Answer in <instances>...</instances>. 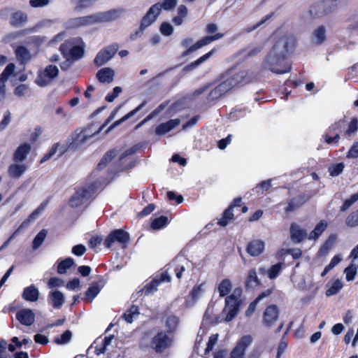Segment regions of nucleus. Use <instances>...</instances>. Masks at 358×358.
Listing matches in <instances>:
<instances>
[{"instance_id":"obj_22","label":"nucleus","mask_w":358,"mask_h":358,"mask_svg":"<svg viewBox=\"0 0 358 358\" xmlns=\"http://www.w3.org/2000/svg\"><path fill=\"white\" fill-rule=\"evenodd\" d=\"M327 6V1H322L317 2L310 7L308 13L313 17H320L329 11Z\"/></svg>"},{"instance_id":"obj_50","label":"nucleus","mask_w":358,"mask_h":358,"mask_svg":"<svg viewBox=\"0 0 358 358\" xmlns=\"http://www.w3.org/2000/svg\"><path fill=\"white\" fill-rule=\"evenodd\" d=\"M271 186V180H264L253 188L252 191L257 194H262L264 191L268 190Z\"/></svg>"},{"instance_id":"obj_62","label":"nucleus","mask_w":358,"mask_h":358,"mask_svg":"<svg viewBox=\"0 0 358 358\" xmlns=\"http://www.w3.org/2000/svg\"><path fill=\"white\" fill-rule=\"evenodd\" d=\"M122 90L120 87H115L113 90V92L111 94H108L106 96V101L108 102H113L122 92Z\"/></svg>"},{"instance_id":"obj_26","label":"nucleus","mask_w":358,"mask_h":358,"mask_svg":"<svg viewBox=\"0 0 358 358\" xmlns=\"http://www.w3.org/2000/svg\"><path fill=\"white\" fill-rule=\"evenodd\" d=\"M180 123V120L179 119L171 120L167 122L160 124L156 128L155 132L158 135H164L178 127Z\"/></svg>"},{"instance_id":"obj_2","label":"nucleus","mask_w":358,"mask_h":358,"mask_svg":"<svg viewBox=\"0 0 358 358\" xmlns=\"http://www.w3.org/2000/svg\"><path fill=\"white\" fill-rule=\"evenodd\" d=\"M193 270V264L187 258L182 256L176 257L158 278L153 279L150 283H148L144 287L145 294H151L157 290V286L162 282H170L171 275L175 273L178 279H181L183 276L189 274Z\"/></svg>"},{"instance_id":"obj_4","label":"nucleus","mask_w":358,"mask_h":358,"mask_svg":"<svg viewBox=\"0 0 358 358\" xmlns=\"http://www.w3.org/2000/svg\"><path fill=\"white\" fill-rule=\"evenodd\" d=\"M295 45L296 39L293 35L287 34L281 37L275 43L268 55L264 59L262 65V70H268L277 74H283L289 72L291 69L290 65H286L285 69H277L271 65L270 59L273 54L279 55L280 60L285 59V57L294 49ZM276 61H279V59H276Z\"/></svg>"},{"instance_id":"obj_13","label":"nucleus","mask_w":358,"mask_h":358,"mask_svg":"<svg viewBox=\"0 0 358 358\" xmlns=\"http://www.w3.org/2000/svg\"><path fill=\"white\" fill-rule=\"evenodd\" d=\"M252 337L250 335L243 336L231 352V358H244L247 348L252 343Z\"/></svg>"},{"instance_id":"obj_51","label":"nucleus","mask_w":358,"mask_h":358,"mask_svg":"<svg viewBox=\"0 0 358 358\" xmlns=\"http://www.w3.org/2000/svg\"><path fill=\"white\" fill-rule=\"evenodd\" d=\"M282 264L278 263L275 265H273L267 271V275L270 279L276 278L280 274L282 270Z\"/></svg>"},{"instance_id":"obj_52","label":"nucleus","mask_w":358,"mask_h":358,"mask_svg":"<svg viewBox=\"0 0 358 358\" xmlns=\"http://www.w3.org/2000/svg\"><path fill=\"white\" fill-rule=\"evenodd\" d=\"M30 89L28 85L20 84L16 86L14 89V94L17 97H23L28 94Z\"/></svg>"},{"instance_id":"obj_24","label":"nucleus","mask_w":358,"mask_h":358,"mask_svg":"<svg viewBox=\"0 0 358 358\" xmlns=\"http://www.w3.org/2000/svg\"><path fill=\"white\" fill-rule=\"evenodd\" d=\"M278 309L274 305L269 306L266 308L264 313V322L268 325H272L278 317Z\"/></svg>"},{"instance_id":"obj_32","label":"nucleus","mask_w":358,"mask_h":358,"mask_svg":"<svg viewBox=\"0 0 358 358\" xmlns=\"http://www.w3.org/2000/svg\"><path fill=\"white\" fill-rule=\"evenodd\" d=\"M328 226L326 220H321L308 234V238L311 241L317 240Z\"/></svg>"},{"instance_id":"obj_20","label":"nucleus","mask_w":358,"mask_h":358,"mask_svg":"<svg viewBox=\"0 0 358 358\" xmlns=\"http://www.w3.org/2000/svg\"><path fill=\"white\" fill-rule=\"evenodd\" d=\"M27 170V166L23 162L11 164L8 168V173L13 178H20Z\"/></svg>"},{"instance_id":"obj_39","label":"nucleus","mask_w":358,"mask_h":358,"mask_svg":"<svg viewBox=\"0 0 358 358\" xmlns=\"http://www.w3.org/2000/svg\"><path fill=\"white\" fill-rule=\"evenodd\" d=\"M15 55L18 60L22 63H26L29 62L32 55L30 52L24 47L20 46L15 49Z\"/></svg>"},{"instance_id":"obj_58","label":"nucleus","mask_w":358,"mask_h":358,"mask_svg":"<svg viewBox=\"0 0 358 358\" xmlns=\"http://www.w3.org/2000/svg\"><path fill=\"white\" fill-rule=\"evenodd\" d=\"M276 59H280L279 55L273 54L270 59V62L273 67L277 69H285L286 65H289V64L285 62L284 59H279V61L277 62Z\"/></svg>"},{"instance_id":"obj_9","label":"nucleus","mask_w":358,"mask_h":358,"mask_svg":"<svg viewBox=\"0 0 358 358\" xmlns=\"http://www.w3.org/2000/svg\"><path fill=\"white\" fill-rule=\"evenodd\" d=\"M119 49L117 43L108 45L101 49L96 55L94 63L97 66H101L108 62L116 54Z\"/></svg>"},{"instance_id":"obj_12","label":"nucleus","mask_w":358,"mask_h":358,"mask_svg":"<svg viewBox=\"0 0 358 358\" xmlns=\"http://www.w3.org/2000/svg\"><path fill=\"white\" fill-rule=\"evenodd\" d=\"M129 240V235L122 229H117L111 232L105 240L104 245L110 248L113 244L117 242L121 244H126Z\"/></svg>"},{"instance_id":"obj_49","label":"nucleus","mask_w":358,"mask_h":358,"mask_svg":"<svg viewBox=\"0 0 358 358\" xmlns=\"http://www.w3.org/2000/svg\"><path fill=\"white\" fill-rule=\"evenodd\" d=\"M234 219L232 208L229 207L223 213L222 217L219 220L218 224L220 226L225 227Z\"/></svg>"},{"instance_id":"obj_59","label":"nucleus","mask_w":358,"mask_h":358,"mask_svg":"<svg viewBox=\"0 0 358 358\" xmlns=\"http://www.w3.org/2000/svg\"><path fill=\"white\" fill-rule=\"evenodd\" d=\"M348 227H353L358 225V210L350 214L345 220Z\"/></svg>"},{"instance_id":"obj_41","label":"nucleus","mask_w":358,"mask_h":358,"mask_svg":"<svg viewBox=\"0 0 358 358\" xmlns=\"http://www.w3.org/2000/svg\"><path fill=\"white\" fill-rule=\"evenodd\" d=\"M59 151V155H62L65 151V148L60 145L59 143H55L48 153H47L44 157L41 159V163H44L45 162L50 159L53 155H55L57 152Z\"/></svg>"},{"instance_id":"obj_33","label":"nucleus","mask_w":358,"mask_h":358,"mask_svg":"<svg viewBox=\"0 0 358 358\" xmlns=\"http://www.w3.org/2000/svg\"><path fill=\"white\" fill-rule=\"evenodd\" d=\"M228 91H229V89L227 86V83L222 81L215 89L210 92L209 99L213 100L218 99L219 97L227 93Z\"/></svg>"},{"instance_id":"obj_25","label":"nucleus","mask_w":358,"mask_h":358,"mask_svg":"<svg viewBox=\"0 0 358 358\" xmlns=\"http://www.w3.org/2000/svg\"><path fill=\"white\" fill-rule=\"evenodd\" d=\"M164 327L168 333L175 331L180 323L179 319L177 316L172 313L166 314L163 318Z\"/></svg>"},{"instance_id":"obj_57","label":"nucleus","mask_w":358,"mask_h":358,"mask_svg":"<svg viewBox=\"0 0 358 358\" xmlns=\"http://www.w3.org/2000/svg\"><path fill=\"white\" fill-rule=\"evenodd\" d=\"M15 70V66L13 64H8L2 73L0 75V78L6 82L9 77L14 73Z\"/></svg>"},{"instance_id":"obj_1","label":"nucleus","mask_w":358,"mask_h":358,"mask_svg":"<svg viewBox=\"0 0 358 358\" xmlns=\"http://www.w3.org/2000/svg\"><path fill=\"white\" fill-rule=\"evenodd\" d=\"M124 13V8H116L87 15L71 17L65 22L64 27L67 30H74L96 24L112 22L120 18Z\"/></svg>"},{"instance_id":"obj_6","label":"nucleus","mask_w":358,"mask_h":358,"mask_svg":"<svg viewBox=\"0 0 358 358\" xmlns=\"http://www.w3.org/2000/svg\"><path fill=\"white\" fill-rule=\"evenodd\" d=\"M242 289L236 288L233 293L225 299V307L222 311L223 320L229 322L232 320L238 313L241 306L240 297Z\"/></svg>"},{"instance_id":"obj_55","label":"nucleus","mask_w":358,"mask_h":358,"mask_svg":"<svg viewBox=\"0 0 358 358\" xmlns=\"http://www.w3.org/2000/svg\"><path fill=\"white\" fill-rule=\"evenodd\" d=\"M357 268H358L357 266H356L355 265H354L352 263L349 266H348L345 269L344 273H345L346 280L348 281H352L354 280V278L357 274Z\"/></svg>"},{"instance_id":"obj_36","label":"nucleus","mask_w":358,"mask_h":358,"mask_svg":"<svg viewBox=\"0 0 358 358\" xmlns=\"http://www.w3.org/2000/svg\"><path fill=\"white\" fill-rule=\"evenodd\" d=\"M145 105V102L142 103L141 105H139L137 108H136L134 110H131L127 115H125L124 117H122L121 119L115 121L114 123H113L108 130L106 131L107 133L110 131L112 129L115 128L116 127L119 126L120 124H122L123 122L126 121L133 115H134L137 112H138Z\"/></svg>"},{"instance_id":"obj_31","label":"nucleus","mask_w":358,"mask_h":358,"mask_svg":"<svg viewBox=\"0 0 358 358\" xmlns=\"http://www.w3.org/2000/svg\"><path fill=\"white\" fill-rule=\"evenodd\" d=\"M326 40V29L323 26L317 27L313 33L311 42L315 45H320Z\"/></svg>"},{"instance_id":"obj_42","label":"nucleus","mask_w":358,"mask_h":358,"mask_svg":"<svg viewBox=\"0 0 358 358\" xmlns=\"http://www.w3.org/2000/svg\"><path fill=\"white\" fill-rule=\"evenodd\" d=\"M178 3V0H163L162 2H158L154 4L158 8V12L160 13L163 9L164 10H171L173 9Z\"/></svg>"},{"instance_id":"obj_63","label":"nucleus","mask_w":358,"mask_h":358,"mask_svg":"<svg viewBox=\"0 0 358 358\" xmlns=\"http://www.w3.org/2000/svg\"><path fill=\"white\" fill-rule=\"evenodd\" d=\"M71 332L70 331H66L64 332L59 338H56V342L59 344H66L71 340Z\"/></svg>"},{"instance_id":"obj_61","label":"nucleus","mask_w":358,"mask_h":358,"mask_svg":"<svg viewBox=\"0 0 358 358\" xmlns=\"http://www.w3.org/2000/svg\"><path fill=\"white\" fill-rule=\"evenodd\" d=\"M160 31L163 35L169 36L173 34V28L171 24L163 22L160 27Z\"/></svg>"},{"instance_id":"obj_48","label":"nucleus","mask_w":358,"mask_h":358,"mask_svg":"<svg viewBox=\"0 0 358 358\" xmlns=\"http://www.w3.org/2000/svg\"><path fill=\"white\" fill-rule=\"evenodd\" d=\"M168 223L169 219L167 217L160 216L152 222L151 227L155 230H158L167 225Z\"/></svg>"},{"instance_id":"obj_28","label":"nucleus","mask_w":358,"mask_h":358,"mask_svg":"<svg viewBox=\"0 0 358 358\" xmlns=\"http://www.w3.org/2000/svg\"><path fill=\"white\" fill-rule=\"evenodd\" d=\"M115 71L108 67L103 68L96 73V78L100 83H111L114 79Z\"/></svg>"},{"instance_id":"obj_47","label":"nucleus","mask_w":358,"mask_h":358,"mask_svg":"<svg viewBox=\"0 0 358 358\" xmlns=\"http://www.w3.org/2000/svg\"><path fill=\"white\" fill-rule=\"evenodd\" d=\"M73 264L74 260L72 258H66L59 264L57 272L60 274H64L66 272L67 269L71 268Z\"/></svg>"},{"instance_id":"obj_10","label":"nucleus","mask_w":358,"mask_h":358,"mask_svg":"<svg viewBox=\"0 0 358 358\" xmlns=\"http://www.w3.org/2000/svg\"><path fill=\"white\" fill-rule=\"evenodd\" d=\"M94 187L92 185L78 189L69 201L71 206L76 208L85 203L92 196Z\"/></svg>"},{"instance_id":"obj_27","label":"nucleus","mask_w":358,"mask_h":358,"mask_svg":"<svg viewBox=\"0 0 358 358\" xmlns=\"http://www.w3.org/2000/svg\"><path fill=\"white\" fill-rule=\"evenodd\" d=\"M136 152L135 148H131L126 151H124L120 156L119 162H120V169L121 170L128 169L132 167L131 162L129 159L132 155H134Z\"/></svg>"},{"instance_id":"obj_60","label":"nucleus","mask_w":358,"mask_h":358,"mask_svg":"<svg viewBox=\"0 0 358 358\" xmlns=\"http://www.w3.org/2000/svg\"><path fill=\"white\" fill-rule=\"evenodd\" d=\"M358 200V192L354 194L350 198L346 199L341 208L342 211L348 210L355 202Z\"/></svg>"},{"instance_id":"obj_19","label":"nucleus","mask_w":358,"mask_h":358,"mask_svg":"<svg viewBox=\"0 0 358 358\" xmlns=\"http://www.w3.org/2000/svg\"><path fill=\"white\" fill-rule=\"evenodd\" d=\"M31 146L28 143L20 145L13 154V161L15 162H23L29 154Z\"/></svg>"},{"instance_id":"obj_16","label":"nucleus","mask_w":358,"mask_h":358,"mask_svg":"<svg viewBox=\"0 0 358 358\" xmlns=\"http://www.w3.org/2000/svg\"><path fill=\"white\" fill-rule=\"evenodd\" d=\"M265 248L264 241L255 239L250 241L246 248L247 252L252 257H257L263 253Z\"/></svg>"},{"instance_id":"obj_30","label":"nucleus","mask_w":358,"mask_h":358,"mask_svg":"<svg viewBox=\"0 0 358 358\" xmlns=\"http://www.w3.org/2000/svg\"><path fill=\"white\" fill-rule=\"evenodd\" d=\"M94 134H90L87 130H83L78 134H75L72 146L78 147L87 143L92 136Z\"/></svg>"},{"instance_id":"obj_54","label":"nucleus","mask_w":358,"mask_h":358,"mask_svg":"<svg viewBox=\"0 0 358 358\" xmlns=\"http://www.w3.org/2000/svg\"><path fill=\"white\" fill-rule=\"evenodd\" d=\"M116 155V151L115 150H110L108 152L106 153V155L103 156L101 161L98 164L99 169H101L104 166H106V164L110 162L112 159Z\"/></svg>"},{"instance_id":"obj_38","label":"nucleus","mask_w":358,"mask_h":358,"mask_svg":"<svg viewBox=\"0 0 358 358\" xmlns=\"http://www.w3.org/2000/svg\"><path fill=\"white\" fill-rule=\"evenodd\" d=\"M140 315L139 308L136 306H132L123 315V318L128 323H132Z\"/></svg>"},{"instance_id":"obj_64","label":"nucleus","mask_w":358,"mask_h":358,"mask_svg":"<svg viewBox=\"0 0 358 358\" xmlns=\"http://www.w3.org/2000/svg\"><path fill=\"white\" fill-rule=\"evenodd\" d=\"M346 157L348 158H358V143L355 142L348 152L347 153Z\"/></svg>"},{"instance_id":"obj_40","label":"nucleus","mask_w":358,"mask_h":358,"mask_svg":"<svg viewBox=\"0 0 358 358\" xmlns=\"http://www.w3.org/2000/svg\"><path fill=\"white\" fill-rule=\"evenodd\" d=\"M343 283L341 280L336 279L329 282V287L326 291V295L328 296L338 294L342 289Z\"/></svg>"},{"instance_id":"obj_3","label":"nucleus","mask_w":358,"mask_h":358,"mask_svg":"<svg viewBox=\"0 0 358 358\" xmlns=\"http://www.w3.org/2000/svg\"><path fill=\"white\" fill-rule=\"evenodd\" d=\"M295 45L296 39L293 35L287 34L281 37L275 43L268 55L264 59L262 65V70H268L277 74H283L289 72L291 69L290 65H286L285 69H277L271 65L270 59L273 54L279 55L280 60L285 59V57L294 49ZM276 61H279V59H276Z\"/></svg>"},{"instance_id":"obj_7","label":"nucleus","mask_w":358,"mask_h":358,"mask_svg":"<svg viewBox=\"0 0 358 358\" xmlns=\"http://www.w3.org/2000/svg\"><path fill=\"white\" fill-rule=\"evenodd\" d=\"M59 69L53 64L38 69L34 83L40 87H45L52 83L59 75Z\"/></svg>"},{"instance_id":"obj_46","label":"nucleus","mask_w":358,"mask_h":358,"mask_svg":"<svg viewBox=\"0 0 358 358\" xmlns=\"http://www.w3.org/2000/svg\"><path fill=\"white\" fill-rule=\"evenodd\" d=\"M48 234V231L46 229H42L40 231L36 237L34 238L32 243L33 250L38 249L42 243L44 242Z\"/></svg>"},{"instance_id":"obj_37","label":"nucleus","mask_w":358,"mask_h":358,"mask_svg":"<svg viewBox=\"0 0 358 358\" xmlns=\"http://www.w3.org/2000/svg\"><path fill=\"white\" fill-rule=\"evenodd\" d=\"M214 52V50H210V52H207L206 54L203 55L201 57H199L198 59L194 61V62H192L191 64L187 65L184 71L186 72L191 71L196 69L197 66H199L200 64L203 63L204 62L207 61L208 59L210 58V57L213 55Z\"/></svg>"},{"instance_id":"obj_43","label":"nucleus","mask_w":358,"mask_h":358,"mask_svg":"<svg viewBox=\"0 0 358 358\" xmlns=\"http://www.w3.org/2000/svg\"><path fill=\"white\" fill-rule=\"evenodd\" d=\"M101 287L97 283L92 284L85 293V299L89 302H92L94 298L99 294Z\"/></svg>"},{"instance_id":"obj_56","label":"nucleus","mask_w":358,"mask_h":358,"mask_svg":"<svg viewBox=\"0 0 358 358\" xmlns=\"http://www.w3.org/2000/svg\"><path fill=\"white\" fill-rule=\"evenodd\" d=\"M222 36H223L222 34L218 33L213 36H205V37L202 38L201 39L199 40V41L201 45V47H203L205 45L210 44L211 42H213L214 41L221 38Z\"/></svg>"},{"instance_id":"obj_35","label":"nucleus","mask_w":358,"mask_h":358,"mask_svg":"<svg viewBox=\"0 0 358 358\" xmlns=\"http://www.w3.org/2000/svg\"><path fill=\"white\" fill-rule=\"evenodd\" d=\"M27 20V15L22 11H17L12 14L10 22L12 25L20 27L23 25Z\"/></svg>"},{"instance_id":"obj_8","label":"nucleus","mask_w":358,"mask_h":358,"mask_svg":"<svg viewBox=\"0 0 358 358\" xmlns=\"http://www.w3.org/2000/svg\"><path fill=\"white\" fill-rule=\"evenodd\" d=\"M173 343V337L166 332L160 331L153 336L150 345L157 353H162L169 349Z\"/></svg>"},{"instance_id":"obj_17","label":"nucleus","mask_w":358,"mask_h":358,"mask_svg":"<svg viewBox=\"0 0 358 358\" xmlns=\"http://www.w3.org/2000/svg\"><path fill=\"white\" fill-rule=\"evenodd\" d=\"M46 206L47 203H42L40 204V206L29 215L28 218L20 224L19 228L15 231V233L19 232L23 229L27 228L33 221L37 219L42 214Z\"/></svg>"},{"instance_id":"obj_44","label":"nucleus","mask_w":358,"mask_h":358,"mask_svg":"<svg viewBox=\"0 0 358 358\" xmlns=\"http://www.w3.org/2000/svg\"><path fill=\"white\" fill-rule=\"evenodd\" d=\"M220 296L223 297L227 296L231 289V282L229 279L222 280L217 287Z\"/></svg>"},{"instance_id":"obj_21","label":"nucleus","mask_w":358,"mask_h":358,"mask_svg":"<svg viewBox=\"0 0 358 358\" xmlns=\"http://www.w3.org/2000/svg\"><path fill=\"white\" fill-rule=\"evenodd\" d=\"M204 292L203 285L194 287L185 300V305L187 307H192L196 302L201 299Z\"/></svg>"},{"instance_id":"obj_45","label":"nucleus","mask_w":358,"mask_h":358,"mask_svg":"<svg viewBox=\"0 0 358 358\" xmlns=\"http://www.w3.org/2000/svg\"><path fill=\"white\" fill-rule=\"evenodd\" d=\"M246 283L248 287L252 288L256 287L260 285V280H259L257 275V272L255 269L249 271Z\"/></svg>"},{"instance_id":"obj_11","label":"nucleus","mask_w":358,"mask_h":358,"mask_svg":"<svg viewBox=\"0 0 358 358\" xmlns=\"http://www.w3.org/2000/svg\"><path fill=\"white\" fill-rule=\"evenodd\" d=\"M248 71L242 70L236 73L232 71L227 72L224 76L223 81L227 83V86L230 90L237 85L243 82H248Z\"/></svg>"},{"instance_id":"obj_15","label":"nucleus","mask_w":358,"mask_h":358,"mask_svg":"<svg viewBox=\"0 0 358 358\" xmlns=\"http://www.w3.org/2000/svg\"><path fill=\"white\" fill-rule=\"evenodd\" d=\"M289 231L291 239L294 243H299L308 236L306 229L294 223L291 225Z\"/></svg>"},{"instance_id":"obj_23","label":"nucleus","mask_w":358,"mask_h":358,"mask_svg":"<svg viewBox=\"0 0 358 358\" xmlns=\"http://www.w3.org/2000/svg\"><path fill=\"white\" fill-rule=\"evenodd\" d=\"M64 295L58 290L50 292L48 294V303L54 308H61L64 303Z\"/></svg>"},{"instance_id":"obj_5","label":"nucleus","mask_w":358,"mask_h":358,"mask_svg":"<svg viewBox=\"0 0 358 358\" xmlns=\"http://www.w3.org/2000/svg\"><path fill=\"white\" fill-rule=\"evenodd\" d=\"M85 43L80 36L72 37L60 45L59 50L66 62L80 59L84 55Z\"/></svg>"},{"instance_id":"obj_34","label":"nucleus","mask_w":358,"mask_h":358,"mask_svg":"<svg viewBox=\"0 0 358 358\" xmlns=\"http://www.w3.org/2000/svg\"><path fill=\"white\" fill-rule=\"evenodd\" d=\"M113 336H110L108 337H105L104 339L101 341V343H96V345L95 346V353L97 355L101 354H104L108 350V347L110 345L111 342L113 339Z\"/></svg>"},{"instance_id":"obj_29","label":"nucleus","mask_w":358,"mask_h":358,"mask_svg":"<svg viewBox=\"0 0 358 358\" xmlns=\"http://www.w3.org/2000/svg\"><path fill=\"white\" fill-rule=\"evenodd\" d=\"M39 291L34 285H30L24 288L22 298L29 302H36L39 298Z\"/></svg>"},{"instance_id":"obj_53","label":"nucleus","mask_w":358,"mask_h":358,"mask_svg":"<svg viewBox=\"0 0 358 358\" xmlns=\"http://www.w3.org/2000/svg\"><path fill=\"white\" fill-rule=\"evenodd\" d=\"M344 167L345 164L343 163L332 164L329 167V174L333 177L338 176L343 172Z\"/></svg>"},{"instance_id":"obj_14","label":"nucleus","mask_w":358,"mask_h":358,"mask_svg":"<svg viewBox=\"0 0 358 358\" xmlns=\"http://www.w3.org/2000/svg\"><path fill=\"white\" fill-rule=\"evenodd\" d=\"M17 320L23 325L31 326L34 323L35 314L29 308L20 310L16 314Z\"/></svg>"},{"instance_id":"obj_18","label":"nucleus","mask_w":358,"mask_h":358,"mask_svg":"<svg viewBox=\"0 0 358 358\" xmlns=\"http://www.w3.org/2000/svg\"><path fill=\"white\" fill-rule=\"evenodd\" d=\"M159 15V13L158 12L157 7L155 6L154 5L152 6L148 10L146 15L142 19L140 27L141 31H142L143 29H145L146 27H149L152 23H153L156 20Z\"/></svg>"}]
</instances>
